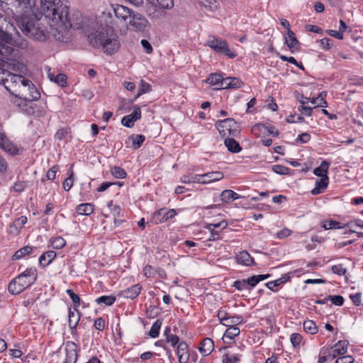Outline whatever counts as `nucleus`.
<instances>
[{"label": "nucleus", "mask_w": 363, "mask_h": 363, "mask_svg": "<svg viewBox=\"0 0 363 363\" xmlns=\"http://www.w3.org/2000/svg\"><path fill=\"white\" fill-rule=\"evenodd\" d=\"M41 6L42 13L57 40H64L68 29L83 28L84 19L82 13L75 11L70 14L69 6L65 0H42Z\"/></svg>", "instance_id": "f257e3e1"}, {"label": "nucleus", "mask_w": 363, "mask_h": 363, "mask_svg": "<svg viewBox=\"0 0 363 363\" xmlns=\"http://www.w3.org/2000/svg\"><path fill=\"white\" fill-rule=\"evenodd\" d=\"M12 45L25 49L28 43L20 37L11 19L0 13V61L13 71L25 72L26 65L22 61L21 54Z\"/></svg>", "instance_id": "f03ea898"}, {"label": "nucleus", "mask_w": 363, "mask_h": 363, "mask_svg": "<svg viewBox=\"0 0 363 363\" xmlns=\"http://www.w3.org/2000/svg\"><path fill=\"white\" fill-rule=\"evenodd\" d=\"M42 0H39V6L30 0H11V12L15 18L21 30L28 37L37 40H45L48 32L44 26H41L39 21L45 14L42 13Z\"/></svg>", "instance_id": "7ed1b4c3"}, {"label": "nucleus", "mask_w": 363, "mask_h": 363, "mask_svg": "<svg viewBox=\"0 0 363 363\" xmlns=\"http://www.w3.org/2000/svg\"><path fill=\"white\" fill-rule=\"evenodd\" d=\"M111 22V13L104 12L99 19L90 23L86 31L89 43L107 55L116 53L121 47L119 36L109 24Z\"/></svg>", "instance_id": "20e7f679"}, {"label": "nucleus", "mask_w": 363, "mask_h": 363, "mask_svg": "<svg viewBox=\"0 0 363 363\" xmlns=\"http://www.w3.org/2000/svg\"><path fill=\"white\" fill-rule=\"evenodd\" d=\"M17 76L12 77L13 84L9 89V91L15 94L16 97H21L26 100H38L40 97V94L33 84V83L24 77L23 75L28 72V69L25 72L16 71Z\"/></svg>", "instance_id": "39448f33"}, {"label": "nucleus", "mask_w": 363, "mask_h": 363, "mask_svg": "<svg viewBox=\"0 0 363 363\" xmlns=\"http://www.w3.org/2000/svg\"><path fill=\"white\" fill-rule=\"evenodd\" d=\"M206 45L210 47L215 52L223 54L230 58H234L236 57V54L230 50L227 42L220 38L210 36Z\"/></svg>", "instance_id": "423d86ee"}, {"label": "nucleus", "mask_w": 363, "mask_h": 363, "mask_svg": "<svg viewBox=\"0 0 363 363\" xmlns=\"http://www.w3.org/2000/svg\"><path fill=\"white\" fill-rule=\"evenodd\" d=\"M216 125L219 133L223 135H225L227 133L229 135H235L239 131L238 123L231 118L219 121Z\"/></svg>", "instance_id": "0eeeda50"}, {"label": "nucleus", "mask_w": 363, "mask_h": 363, "mask_svg": "<svg viewBox=\"0 0 363 363\" xmlns=\"http://www.w3.org/2000/svg\"><path fill=\"white\" fill-rule=\"evenodd\" d=\"M0 148L12 156L20 155L23 152V148L12 142L5 131L0 135Z\"/></svg>", "instance_id": "6e6552de"}, {"label": "nucleus", "mask_w": 363, "mask_h": 363, "mask_svg": "<svg viewBox=\"0 0 363 363\" xmlns=\"http://www.w3.org/2000/svg\"><path fill=\"white\" fill-rule=\"evenodd\" d=\"M24 289L33 284L38 278L37 269L35 267L26 269L16 277Z\"/></svg>", "instance_id": "1a4fd4ad"}, {"label": "nucleus", "mask_w": 363, "mask_h": 363, "mask_svg": "<svg viewBox=\"0 0 363 363\" xmlns=\"http://www.w3.org/2000/svg\"><path fill=\"white\" fill-rule=\"evenodd\" d=\"M128 23L135 30L140 32L145 31L150 26L147 19L138 12H133Z\"/></svg>", "instance_id": "9d476101"}, {"label": "nucleus", "mask_w": 363, "mask_h": 363, "mask_svg": "<svg viewBox=\"0 0 363 363\" xmlns=\"http://www.w3.org/2000/svg\"><path fill=\"white\" fill-rule=\"evenodd\" d=\"M113 12L121 23L127 25L134 11L125 6L116 4L113 6Z\"/></svg>", "instance_id": "9b49d317"}, {"label": "nucleus", "mask_w": 363, "mask_h": 363, "mask_svg": "<svg viewBox=\"0 0 363 363\" xmlns=\"http://www.w3.org/2000/svg\"><path fill=\"white\" fill-rule=\"evenodd\" d=\"M166 9H162L154 4H149L147 10V16L152 21H160L166 18Z\"/></svg>", "instance_id": "f8f14e48"}, {"label": "nucleus", "mask_w": 363, "mask_h": 363, "mask_svg": "<svg viewBox=\"0 0 363 363\" xmlns=\"http://www.w3.org/2000/svg\"><path fill=\"white\" fill-rule=\"evenodd\" d=\"M177 215L174 209L160 208L153 214L152 219L155 223H162Z\"/></svg>", "instance_id": "ddd939ff"}, {"label": "nucleus", "mask_w": 363, "mask_h": 363, "mask_svg": "<svg viewBox=\"0 0 363 363\" xmlns=\"http://www.w3.org/2000/svg\"><path fill=\"white\" fill-rule=\"evenodd\" d=\"M65 359L62 363H76L77 360V345L72 341L65 344Z\"/></svg>", "instance_id": "4468645a"}, {"label": "nucleus", "mask_w": 363, "mask_h": 363, "mask_svg": "<svg viewBox=\"0 0 363 363\" xmlns=\"http://www.w3.org/2000/svg\"><path fill=\"white\" fill-rule=\"evenodd\" d=\"M141 118V111L138 106L133 107V111L132 113L125 116L121 119V123L123 125L127 128H132L134 125L135 121Z\"/></svg>", "instance_id": "2eb2a0df"}, {"label": "nucleus", "mask_w": 363, "mask_h": 363, "mask_svg": "<svg viewBox=\"0 0 363 363\" xmlns=\"http://www.w3.org/2000/svg\"><path fill=\"white\" fill-rule=\"evenodd\" d=\"M348 342L347 341H338L333 347L329 349V356L332 359L338 358L339 357L345 355L347 352Z\"/></svg>", "instance_id": "dca6fc26"}, {"label": "nucleus", "mask_w": 363, "mask_h": 363, "mask_svg": "<svg viewBox=\"0 0 363 363\" xmlns=\"http://www.w3.org/2000/svg\"><path fill=\"white\" fill-rule=\"evenodd\" d=\"M35 101L26 100L25 99H21V97H15L13 103L23 111L30 115L34 113L33 102Z\"/></svg>", "instance_id": "f3484780"}, {"label": "nucleus", "mask_w": 363, "mask_h": 363, "mask_svg": "<svg viewBox=\"0 0 363 363\" xmlns=\"http://www.w3.org/2000/svg\"><path fill=\"white\" fill-rule=\"evenodd\" d=\"M176 354L179 363H187L189 359V352L188 345L182 341L177 347Z\"/></svg>", "instance_id": "a211bd4d"}, {"label": "nucleus", "mask_w": 363, "mask_h": 363, "mask_svg": "<svg viewBox=\"0 0 363 363\" xmlns=\"http://www.w3.org/2000/svg\"><path fill=\"white\" fill-rule=\"evenodd\" d=\"M80 320V314L77 308H69L68 315L69 326L71 329V333L73 334L76 331V328L78 325Z\"/></svg>", "instance_id": "6ab92c4d"}, {"label": "nucleus", "mask_w": 363, "mask_h": 363, "mask_svg": "<svg viewBox=\"0 0 363 363\" xmlns=\"http://www.w3.org/2000/svg\"><path fill=\"white\" fill-rule=\"evenodd\" d=\"M17 74H13L8 70L0 68V84H2L7 90H9L13 84L11 77L17 76Z\"/></svg>", "instance_id": "aec40b11"}, {"label": "nucleus", "mask_w": 363, "mask_h": 363, "mask_svg": "<svg viewBox=\"0 0 363 363\" xmlns=\"http://www.w3.org/2000/svg\"><path fill=\"white\" fill-rule=\"evenodd\" d=\"M198 349L203 356L206 357L211 354L214 349L213 341L211 338L206 337L202 340Z\"/></svg>", "instance_id": "412c9836"}, {"label": "nucleus", "mask_w": 363, "mask_h": 363, "mask_svg": "<svg viewBox=\"0 0 363 363\" xmlns=\"http://www.w3.org/2000/svg\"><path fill=\"white\" fill-rule=\"evenodd\" d=\"M203 180L202 184H208L213 182L220 181L223 179L224 175L221 172H210L208 173L202 174Z\"/></svg>", "instance_id": "4be33fe9"}, {"label": "nucleus", "mask_w": 363, "mask_h": 363, "mask_svg": "<svg viewBox=\"0 0 363 363\" xmlns=\"http://www.w3.org/2000/svg\"><path fill=\"white\" fill-rule=\"evenodd\" d=\"M224 81L225 78H223V75L218 73L211 74L206 79V82L212 86H216V89H224L222 85Z\"/></svg>", "instance_id": "5701e85b"}, {"label": "nucleus", "mask_w": 363, "mask_h": 363, "mask_svg": "<svg viewBox=\"0 0 363 363\" xmlns=\"http://www.w3.org/2000/svg\"><path fill=\"white\" fill-rule=\"evenodd\" d=\"M142 289L140 284H137L121 291V294L126 298L134 299L138 296Z\"/></svg>", "instance_id": "b1692460"}, {"label": "nucleus", "mask_w": 363, "mask_h": 363, "mask_svg": "<svg viewBox=\"0 0 363 363\" xmlns=\"http://www.w3.org/2000/svg\"><path fill=\"white\" fill-rule=\"evenodd\" d=\"M285 43L287 45L292 53H294L298 50V41L292 30H288L287 37L285 38Z\"/></svg>", "instance_id": "393cba45"}, {"label": "nucleus", "mask_w": 363, "mask_h": 363, "mask_svg": "<svg viewBox=\"0 0 363 363\" xmlns=\"http://www.w3.org/2000/svg\"><path fill=\"white\" fill-rule=\"evenodd\" d=\"M329 182V178L328 176L323 177L315 182V186L311 191L313 195H318L321 194L327 187Z\"/></svg>", "instance_id": "a878e982"}, {"label": "nucleus", "mask_w": 363, "mask_h": 363, "mask_svg": "<svg viewBox=\"0 0 363 363\" xmlns=\"http://www.w3.org/2000/svg\"><path fill=\"white\" fill-rule=\"evenodd\" d=\"M236 261L238 264L250 266L253 264L254 260L251 255L247 251H242L236 256Z\"/></svg>", "instance_id": "bb28decb"}, {"label": "nucleus", "mask_w": 363, "mask_h": 363, "mask_svg": "<svg viewBox=\"0 0 363 363\" xmlns=\"http://www.w3.org/2000/svg\"><path fill=\"white\" fill-rule=\"evenodd\" d=\"M222 85L224 87V89H237L242 86V82L236 77H226L225 78V81Z\"/></svg>", "instance_id": "cd10ccee"}, {"label": "nucleus", "mask_w": 363, "mask_h": 363, "mask_svg": "<svg viewBox=\"0 0 363 363\" xmlns=\"http://www.w3.org/2000/svg\"><path fill=\"white\" fill-rule=\"evenodd\" d=\"M325 96L326 93L325 91H322L319 94L318 97L308 98L307 100H310V102L314 105V108L326 107L328 106V103L325 99Z\"/></svg>", "instance_id": "c85d7f7f"}, {"label": "nucleus", "mask_w": 363, "mask_h": 363, "mask_svg": "<svg viewBox=\"0 0 363 363\" xmlns=\"http://www.w3.org/2000/svg\"><path fill=\"white\" fill-rule=\"evenodd\" d=\"M291 279L290 274H284L280 278L269 281L266 284L267 287L270 290H274V287L279 286L287 281Z\"/></svg>", "instance_id": "c756f323"}, {"label": "nucleus", "mask_w": 363, "mask_h": 363, "mask_svg": "<svg viewBox=\"0 0 363 363\" xmlns=\"http://www.w3.org/2000/svg\"><path fill=\"white\" fill-rule=\"evenodd\" d=\"M56 253L55 251L50 250L43 253L39 258V262L43 267L48 266L55 258Z\"/></svg>", "instance_id": "7c9ffc66"}, {"label": "nucleus", "mask_w": 363, "mask_h": 363, "mask_svg": "<svg viewBox=\"0 0 363 363\" xmlns=\"http://www.w3.org/2000/svg\"><path fill=\"white\" fill-rule=\"evenodd\" d=\"M240 198V196L230 189H226L221 192L220 200L225 203H229L230 201L237 200Z\"/></svg>", "instance_id": "2f4dec72"}, {"label": "nucleus", "mask_w": 363, "mask_h": 363, "mask_svg": "<svg viewBox=\"0 0 363 363\" xmlns=\"http://www.w3.org/2000/svg\"><path fill=\"white\" fill-rule=\"evenodd\" d=\"M270 277L269 274L252 276L246 279L247 287H255L259 281Z\"/></svg>", "instance_id": "473e14b6"}, {"label": "nucleus", "mask_w": 363, "mask_h": 363, "mask_svg": "<svg viewBox=\"0 0 363 363\" xmlns=\"http://www.w3.org/2000/svg\"><path fill=\"white\" fill-rule=\"evenodd\" d=\"M329 166L330 163L326 160H323L319 167L313 169V174L320 178L328 176Z\"/></svg>", "instance_id": "72a5a7b5"}, {"label": "nucleus", "mask_w": 363, "mask_h": 363, "mask_svg": "<svg viewBox=\"0 0 363 363\" xmlns=\"http://www.w3.org/2000/svg\"><path fill=\"white\" fill-rule=\"evenodd\" d=\"M9 291L12 294H18L21 293L24 288L21 286V283L16 278H14L8 286Z\"/></svg>", "instance_id": "f704fd0d"}, {"label": "nucleus", "mask_w": 363, "mask_h": 363, "mask_svg": "<svg viewBox=\"0 0 363 363\" xmlns=\"http://www.w3.org/2000/svg\"><path fill=\"white\" fill-rule=\"evenodd\" d=\"M224 143L228 150L231 152L238 153L242 150L239 143L233 138H226Z\"/></svg>", "instance_id": "c9c22d12"}, {"label": "nucleus", "mask_w": 363, "mask_h": 363, "mask_svg": "<svg viewBox=\"0 0 363 363\" xmlns=\"http://www.w3.org/2000/svg\"><path fill=\"white\" fill-rule=\"evenodd\" d=\"M243 322V318L241 315H229L225 322L223 323V325L231 328L236 327L237 325H239Z\"/></svg>", "instance_id": "e433bc0d"}, {"label": "nucleus", "mask_w": 363, "mask_h": 363, "mask_svg": "<svg viewBox=\"0 0 363 363\" xmlns=\"http://www.w3.org/2000/svg\"><path fill=\"white\" fill-rule=\"evenodd\" d=\"M94 206L91 203H86L79 204L77 207V212L80 215L89 216L94 213Z\"/></svg>", "instance_id": "4c0bfd02"}, {"label": "nucleus", "mask_w": 363, "mask_h": 363, "mask_svg": "<svg viewBox=\"0 0 363 363\" xmlns=\"http://www.w3.org/2000/svg\"><path fill=\"white\" fill-rule=\"evenodd\" d=\"M145 140V137L143 135H132L128 138V140L132 143V147L134 150H137L141 147Z\"/></svg>", "instance_id": "58836bf2"}, {"label": "nucleus", "mask_w": 363, "mask_h": 363, "mask_svg": "<svg viewBox=\"0 0 363 363\" xmlns=\"http://www.w3.org/2000/svg\"><path fill=\"white\" fill-rule=\"evenodd\" d=\"M148 4H154L162 9H171L174 6L173 0H147Z\"/></svg>", "instance_id": "ea45409f"}, {"label": "nucleus", "mask_w": 363, "mask_h": 363, "mask_svg": "<svg viewBox=\"0 0 363 363\" xmlns=\"http://www.w3.org/2000/svg\"><path fill=\"white\" fill-rule=\"evenodd\" d=\"M33 248L30 246H25L17 250L12 257L13 260H18L23 257L26 255L32 252Z\"/></svg>", "instance_id": "a19ab883"}, {"label": "nucleus", "mask_w": 363, "mask_h": 363, "mask_svg": "<svg viewBox=\"0 0 363 363\" xmlns=\"http://www.w3.org/2000/svg\"><path fill=\"white\" fill-rule=\"evenodd\" d=\"M116 298L114 296H101L96 299L97 304L103 303L105 306H109L114 303Z\"/></svg>", "instance_id": "79ce46f5"}, {"label": "nucleus", "mask_w": 363, "mask_h": 363, "mask_svg": "<svg viewBox=\"0 0 363 363\" xmlns=\"http://www.w3.org/2000/svg\"><path fill=\"white\" fill-rule=\"evenodd\" d=\"M162 320H157L153 325H152L150 331H149V335L152 338H156L158 337L160 330L162 326Z\"/></svg>", "instance_id": "37998d69"}, {"label": "nucleus", "mask_w": 363, "mask_h": 363, "mask_svg": "<svg viewBox=\"0 0 363 363\" xmlns=\"http://www.w3.org/2000/svg\"><path fill=\"white\" fill-rule=\"evenodd\" d=\"M346 224H342L340 222L335 221V220H328L325 221L323 225V227L325 230H330V229H341L346 227Z\"/></svg>", "instance_id": "c03bdc74"}, {"label": "nucleus", "mask_w": 363, "mask_h": 363, "mask_svg": "<svg viewBox=\"0 0 363 363\" xmlns=\"http://www.w3.org/2000/svg\"><path fill=\"white\" fill-rule=\"evenodd\" d=\"M111 173L117 179H124L127 176L126 172L123 168L117 166L111 168Z\"/></svg>", "instance_id": "a18cd8bd"}, {"label": "nucleus", "mask_w": 363, "mask_h": 363, "mask_svg": "<svg viewBox=\"0 0 363 363\" xmlns=\"http://www.w3.org/2000/svg\"><path fill=\"white\" fill-rule=\"evenodd\" d=\"M303 328L306 332L310 334H315L318 331V328L316 327L315 323L311 320H307L303 322Z\"/></svg>", "instance_id": "49530a36"}, {"label": "nucleus", "mask_w": 363, "mask_h": 363, "mask_svg": "<svg viewBox=\"0 0 363 363\" xmlns=\"http://www.w3.org/2000/svg\"><path fill=\"white\" fill-rule=\"evenodd\" d=\"M51 245L55 249H62L65 245L66 241L62 237H55L50 240Z\"/></svg>", "instance_id": "de8ad7c7"}, {"label": "nucleus", "mask_w": 363, "mask_h": 363, "mask_svg": "<svg viewBox=\"0 0 363 363\" xmlns=\"http://www.w3.org/2000/svg\"><path fill=\"white\" fill-rule=\"evenodd\" d=\"M240 361V355L238 354L227 353L223 357V363H237Z\"/></svg>", "instance_id": "09e8293b"}, {"label": "nucleus", "mask_w": 363, "mask_h": 363, "mask_svg": "<svg viewBox=\"0 0 363 363\" xmlns=\"http://www.w3.org/2000/svg\"><path fill=\"white\" fill-rule=\"evenodd\" d=\"M240 329L238 327L228 328L224 333V337L233 340L240 334Z\"/></svg>", "instance_id": "8fccbe9b"}, {"label": "nucleus", "mask_w": 363, "mask_h": 363, "mask_svg": "<svg viewBox=\"0 0 363 363\" xmlns=\"http://www.w3.org/2000/svg\"><path fill=\"white\" fill-rule=\"evenodd\" d=\"M227 226H228V223L225 220H223L218 223H208V224H206L205 228L206 229H208V230H216V228H220L221 230H223V229L226 228Z\"/></svg>", "instance_id": "3c124183"}, {"label": "nucleus", "mask_w": 363, "mask_h": 363, "mask_svg": "<svg viewBox=\"0 0 363 363\" xmlns=\"http://www.w3.org/2000/svg\"><path fill=\"white\" fill-rule=\"evenodd\" d=\"M66 293L69 295V298L72 299L74 307V308H77V307L80 305V298L79 296L75 294L73 290L68 289L66 290Z\"/></svg>", "instance_id": "603ef678"}, {"label": "nucleus", "mask_w": 363, "mask_h": 363, "mask_svg": "<svg viewBox=\"0 0 363 363\" xmlns=\"http://www.w3.org/2000/svg\"><path fill=\"white\" fill-rule=\"evenodd\" d=\"M329 352H330L329 349H326V350L322 349L320 351V355H319L318 363H325V362H327L328 360L333 359L331 358V356H329Z\"/></svg>", "instance_id": "864d4df0"}, {"label": "nucleus", "mask_w": 363, "mask_h": 363, "mask_svg": "<svg viewBox=\"0 0 363 363\" xmlns=\"http://www.w3.org/2000/svg\"><path fill=\"white\" fill-rule=\"evenodd\" d=\"M152 90V86L150 84L147 83L144 80H141L140 83V88L138 90V95H143L148 93Z\"/></svg>", "instance_id": "5fc2aeb1"}, {"label": "nucleus", "mask_w": 363, "mask_h": 363, "mask_svg": "<svg viewBox=\"0 0 363 363\" xmlns=\"http://www.w3.org/2000/svg\"><path fill=\"white\" fill-rule=\"evenodd\" d=\"M74 173L72 171L70 172L69 177L64 181L62 186L63 189L68 191L70 190L72 186H73L74 179H73Z\"/></svg>", "instance_id": "6e6d98bb"}, {"label": "nucleus", "mask_w": 363, "mask_h": 363, "mask_svg": "<svg viewBox=\"0 0 363 363\" xmlns=\"http://www.w3.org/2000/svg\"><path fill=\"white\" fill-rule=\"evenodd\" d=\"M272 170L274 172L281 175H285L289 173V168L281 164L273 165Z\"/></svg>", "instance_id": "4d7b16f0"}, {"label": "nucleus", "mask_w": 363, "mask_h": 363, "mask_svg": "<svg viewBox=\"0 0 363 363\" xmlns=\"http://www.w3.org/2000/svg\"><path fill=\"white\" fill-rule=\"evenodd\" d=\"M328 299L332 302L333 304L335 306H340L344 303V298L340 295H335V296H328Z\"/></svg>", "instance_id": "13d9d810"}, {"label": "nucleus", "mask_w": 363, "mask_h": 363, "mask_svg": "<svg viewBox=\"0 0 363 363\" xmlns=\"http://www.w3.org/2000/svg\"><path fill=\"white\" fill-rule=\"evenodd\" d=\"M290 340L294 347H298L302 341V336L299 333H292L290 336Z\"/></svg>", "instance_id": "bf43d9fd"}, {"label": "nucleus", "mask_w": 363, "mask_h": 363, "mask_svg": "<svg viewBox=\"0 0 363 363\" xmlns=\"http://www.w3.org/2000/svg\"><path fill=\"white\" fill-rule=\"evenodd\" d=\"M108 207L114 218H116L120 216L121 208L118 205H114L112 201H110L108 203Z\"/></svg>", "instance_id": "052dcab7"}, {"label": "nucleus", "mask_w": 363, "mask_h": 363, "mask_svg": "<svg viewBox=\"0 0 363 363\" xmlns=\"http://www.w3.org/2000/svg\"><path fill=\"white\" fill-rule=\"evenodd\" d=\"M332 272L337 275H344L347 272V269L343 267L342 264L333 265L331 268Z\"/></svg>", "instance_id": "680f3d73"}, {"label": "nucleus", "mask_w": 363, "mask_h": 363, "mask_svg": "<svg viewBox=\"0 0 363 363\" xmlns=\"http://www.w3.org/2000/svg\"><path fill=\"white\" fill-rule=\"evenodd\" d=\"M55 83L60 86H65L67 84V77L64 74H58L55 79Z\"/></svg>", "instance_id": "e2e57ef3"}, {"label": "nucleus", "mask_w": 363, "mask_h": 363, "mask_svg": "<svg viewBox=\"0 0 363 363\" xmlns=\"http://www.w3.org/2000/svg\"><path fill=\"white\" fill-rule=\"evenodd\" d=\"M233 286L239 291H242L244 289H248L246 279L237 280V281H234Z\"/></svg>", "instance_id": "0e129e2a"}, {"label": "nucleus", "mask_w": 363, "mask_h": 363, "mask_svg": "<svg viewBox=\"0 0 363 363\" xmlns=\"http://www.w3.org/2000/svg\"><path fill=\"white\" fill-rule=\"evenodd\" d=\"M59 167L57 165L53 166L50 168L46 174V177L48 180H54L56 177V173L58 171Z\"/></svg>", "instance_id": "69168bd1"}, {"label": "nucleus", "mask_w": 363, "mask_h": 363, "mask_svg": "<svg viewBox=\"0 0 363 363\" xmlns=\"http://www.w3.org/2000/svg\"><path fill=\"white\" fill-rule=\"evenodd\" d=\"M354 358L351 355H343L337 358L335 363H353Z\"/></svg>", "instance_id": "338daca9"}, {"label": "nucleus", "mask_w": 363, "mask_h": 363, "mask_svg": "<svg viewBox=\"0 0 363 363\" xmlns=\"http://www.w3.org/2000/svg\"><path fill=\"white\" fill-rule=\"evenodd\" d=\"M319 43L321 48L324 50H329L333 45L331 40L328 38H323V39L320 40Z\"/></svg>", "instance_id": "774afa93"}]
</instances>
